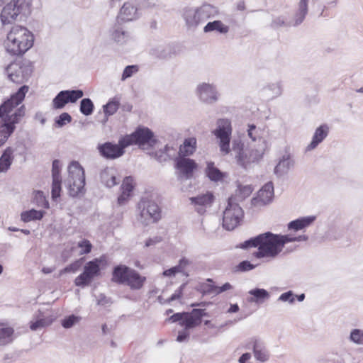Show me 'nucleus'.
Returning a JSON list of instances; mask_svg holds the SVG:
<instances>
[{"mask_svg":"<svg viewBox=\"0 0 363 363\" xmlns=\"http://www.w3.org/2000/svg\"><path fill=\"white\" fill-rule=\"evenodd\" d=\"M28 86H21L10 99L0 106V147L3 145L16 130L26 114L24 105H21L26 94L28 91Z\"/></svg>","mask_w":363,"mask_h":363,"instance_id":"1","label":"nucleus"},{"mask_svg":"<svg viewBox=\"0 0 363 363\" xmlns=\"http://www.w3.org/2000/svg\"><path fill=\"white\" fill-rule=\"evenodd\" d=\"M307 240L308 237L305 235L295 237L291 235L273 234L267 232L245 241L240 245V247L247 249L258 247V251L256 252L257 257L274 258L282 251L285 244Z\"/></svg>","mask_w":363,"mask_h":363,"instance_id":"2","label":"nucleus"},{"mask_svg":"<svg viewBox=\"0 0 363 363\" xmlns=\"http://www.w3.org/2000/svg\"><path fill=\"white\" fill-rule=\"evenodd\" d=\"M264 143L259 140L258 143H247L245 147L240 142H233L230 152L236 164L246 169L262 159L265 151L263 145Z\"/></svg>","mask_w":363,"mask_h":363,"instance_id":"3","label":"nucleus"},{"mask_svg":"<svg viewBox=\"0 0 363 363\" xmlns=\"http://www.w3.org/2000/svg\"><path fill=\"white\" fill-rule=\"evenodd\" d=\"M33 42L34 36L27 28L16 25L8 33L4 46L8 52L19 55L29 50Z\"/></svg>","mask_w":363,"mask_h":363,"instance_id":"4","label":"nucleus"},{"mask_svg":"<svg viewBox=\"0 0 363 363\" xmlns=\"http://www.w3.org/2000/svg\"><path fill=\"white\" fill-rule=\"evenodd\" d=\"M33 0H11L2 8L0 20L3 25L23 21L31 13Z\"/></svg>","mask_w":363,"mask_h":363,"instance_id":"5","label":"nucleus"},{"mask_svg":"<svg viewBox=\"0 0 363 363\" xmlns=\"http://www.w3.org/2000/svg\"><path fill=\"white\" fill-rule=\"evenodd\" d=\"M217 9L210 4H203L200 7H186L182 11V18L188 30H194L200 24L208 18L214 17Z\"/></svg>","mask_w":363,"mask_h":363,"instance_id":"6","label":"nucleus"},{"mask_svg":"<svg viewBox=\"0 0 363 363\" xmlns=\"http://www.w3.org/2000/svg\"><path fill=\"white\" fill-rule=\"evenodd\" d=\"M69 195L72 197L80 196L85 193V173L78 162H72L68 167V177L65 180Z\"/></svg>","mask_w":363,"mask_h":363,"instance_id":"7","label":"nucleus"},{"mask_svg":"<svg viewBox=\"0 0 363 363\" xmlns=\"http://www.w3.org/2000/svg\"><path fill=\"white\" fill-rule=\"evenodd\" d=\"M161 217V209L155 201L143 198L138 203L136 219L141 225L147 226L156 223Z\"/></svg>","mask_w":363,"mask_h":363,"instance_id":"8","label":"nucleus"},{"mask_svg":"<svg viewBox=\"0 0 363 363\" xmlns=\"http://www.w3.org/2000/svg\"><path fill=\"white\" fill-rule=\"evenodd\" d=\"M146 280L135 270L125 265L116 267L113 272L112 281L128 286L131 289L138 290L141 289Z\"/></svg>","mask_w":363,"mask_h":363,"instance_id":"9","label":"nucleus"},{"mask_svg":"<svg viewBox=\"0 0 363 363\" xmlns=\"http://www.w3.org/2000/svg\"><path fill=\"white\" fill-rule=\"evenodd\" d=\"M106 264V259L104 256L86 262L84 266L83 272L75 278L74 284L82 288L89 286L96 277L100 275L101 269Z\"/></svg>","mask_w":363,"mask_h":363,"instance_id":"10","label":"nucleus"},{"mask_svg":"<svg viewBox=\"0 0 363 363\" xmlns=\"http://www.w3.org/2000/svg\"><path fill=\"white\" fill-rule=\"evenodd\" d=\"M218 139V145L222 155L230 152V143L232 135L231 123L228 119H219L216 123V128L213 131Z\"/></svg>","mask_w":363,"mask_h":363,"instance_id":"11","label":"nucleus"},{"mask_svg":"<svg viewBox=\"0 0 363 363\" xmlns=\"http://www.w3.org/2000/svg\"><path fill=\"white\" fill-rule=\"evenodd\" d=\"M243 218V211L233 199H229L223 217V226L228 230H234L238 226Z\"/></svg>","mask_w":363,"mask_h":363,"instance_id":"12","label":"nucleus"},{"mask_svg":"<svg viewBox=\"0 0 363 363\" xmlns=\"http://www.w3.org/2000/svg\"><path fill=\"white\" fill-rule=\"evenodd\" d=\"M156 143L153 133L147 128L137 129L130 135H127L121 138V143L123 146L138 145L140 147L153 146Z\"/></svg>","mask_w":363,"mask_h":363,"instance_id":"13","label":"nucleus"},{"mask_svg":"<svg viewBox=\"0 0 363 363\" xmlns=\"http://www.w3.org/2000/svg\"><path fill=\"white\" fill-rule=\"evenodd\" d=\"M6 72L11 81L21 84L29 78L33 69L28 62L18 60L8 65Z\"/></svg>","mask_w":363,"mask_h":363,"instance_id":"14","label":"nucleus"},{"mask_svg":"<svg viewBox=\"0 0 363 363\" xmlns=\"http://www.w3.org/2000/svg\"><path fill=\"white\" fill-rule=\"evenodd\" d=\"M196 91L199 99L203 103L211 104L218 100L219 94L216 86L213 84L201 83L197 86Z\"/></svg>","mask_w":363,"mask_h":363,"instance_id":"15","label":"nucleus"},{"mask_svg":"<svg viewBox=\"0 0 363 363\" xmlns=\"http://www.w3.org/2000/svg\"><path fill=\"white\" fill-rule=\"evenodd\" d=\"M214 199L215 197L213 193L210 191L189 198L190 203L194 206L195 211L200 215L206 213L208 209L211 207Z\"/></svg>","mask_w":363,"mask_h":363,"instance_id":"16","label":"nucleus"},{"mask_svg":"<svg viewBox=\"0 0 363 363\" xmlns=\"http://www.w3.org/2000/svg\"><path fill=\"white\" fill-rule=\"evenodd\" d=\"M197 164L194 160L180 156L176 160V168L178 177L182 179H189L193 177L194 171L197 169Z\"/></svg>","mask_w":363,"mask_h":363,"instance_id":"17","label":"nucleus"},{"mask_svg":"<svg viewBox=\"0 0 363 363\" xmlns=\"http://www.w3.org/2000/svg\"><path fill=\"white\" fill-rule=\"evenodd\" d=\"M274 196V186L272 182L264 184L257 192L256 197L251 200L255 207L262 206L270 203Z\"/></svg>","mask_w":363,"mask_h":363,"instance_id":"18","label":"nucleus"},{"mask_svg":"<svg viewBox=\"0 0 363 363\" xmlns=\"http://www.w3.org/2000/svg\"><path fill=\"white\" fill-rule=\"evenodd\" d=\"M121 139L118 141V144H113L111 143H106L99 147V150L101 155L108 159H116L124 153V148L127 146L122 145Z\"/></svg>","mask_w":363,"mask_h":363,"instance_id":"19","label":"nucleus"},{"mask_svg":"<svg viewBox=\"0 0 363 363\" xmlns=\"http://www.w3.org/2000/svg\"><path fill=\"white\" fill-rule=\"evenodd\" d=\"M140 17V13L136 5L132 2H125L120 9L118 19L123 22H128L137 20Z\"/></svg>","mask_w":363,"mask_h":363,"instance_id":"20","label":"nucleus"},{"mask_svg":"<svg viewBox=\"0 0 363 363\" xmlns=\"http://www.w3.org/2000/svg\"><path fill=\"white\" fill-rule=\"evenodd\" d=\"M204 315V310L202 309H194L191 313H186L182 326L184 327L185 330L194 328L201 324Z\"/></svg>","mask_w":363,"mask_h":363,"instance_id":"21","label":"nucleus"},{"mask_svg":"<svg viewBox=\"0 0 363 363\" xmlns=\"http://www.w3.org/2000/svg\"><path fill=\"white\" fill-rule=\"evenodd\" d=\"M117 171L113 167H106L100 172L101 183L108 188H111L118 183Z\"/></svg>","mask_w":363,"mask_h":363,"instance_id":"22","label":"nucleus"},{"mask_svg":"<svg viewBox=\"0 0 363 363\" xmlns=\"http://www.w3.org/2000/svg\"><path fill=\"white\" fill-rule=\"evenodd\" d=\"M329 128L327 125H322L316 128L311 142L308 145L306 151L309 152L315 148L327 137Z\"/></svg>","mask_w":363,"mask_h":363,"instance_id":"23","label":"nucleus"},{"mask_svg":"<svg viewBox=\"0 0 363 363\" xmlns=\"http://www.w3.org/2000/svg\"><path fill=\"white\" fill-rule=\"evenodd\" d=\"M247 301L261 305L270 297L269 293L264 289H253L248 291Z\"/></svg>","mask_w":363,"mask_h":363,"instance_id":"24","label":"nucleus"},{"mask_svg":"<svg viewBox=\"0 0 363 363\" xmlns=\"http://www.w3.org/2000/svg\"><path fill=\"white\" fill-rule=\"evenodd\" d=\"M52 321L53 319L51 317L43 315L39 311L30 322V328L33 331H36L51 325Z\"/></svg>","mask_w":363,"mask_h":363,"instance_id":"25","label":"nucleus"},{"mask_svg":"<svg viewBox=\"0 0 363 363\" xmlns=\"http://www.w3.org/2000/svg\"><path fill=\"white\" fill-rule=\"evenodd\" d=\"M252 341L255 358L262 362H267L269 358V354L264 343L257 338H254Z\"/></svg>","mask_w":363,"mask_h":363,"instance_id":"26","label":"nucleus"},{"mask_svg":"<svg viewBox=\"0 0 363 363\" xmlns=\"http://www.w3.org/2000/svg\"><path fill=\"white\" fill-rule=\"evenodd\" d=\"M14 150L12 147H8L0 157V173H5L9 169L14 160Z\"/></svg>","mask_w":363,"mask_h":363,"instance_id":"27","label":"nucleus"},{"mask_svg":"<svg viewBox=\"0 0 363 363\" xmlns=\"http://www.w3.org/2000/svg\"><path fill=\"white\" fill-rule=\"evenodd\" d=\"M294 162L290 158L289 155H284L274 167V172L276 175L280 177L288 172V171L294 166Z\"/></svg>","mask_w":363,"mask_h":363,"instance_id":"28","label":"nucleus"},{"mask_svg":"<svg viewBox=\"0 0 363 363\" xmlns=\"http://www.w3.org/2000/svg\"><path fill=\"white\" fill-rule=\"evenodd\" d=\"M315 218L316 217L315 216H310L296 219L288 224V228L294 230L303 229L311 225L314 222Z\"/></svg>","mask_w":363,"mask_h":363,"instance_id":"29","label":"nucleus"},{"mask_svg":"<svg viewBox=\"0 0 363 363\" xmlns=\"http://www.w3.org/2000/svg\"><path fill=\"white\" fill-rule=\"evenodd\" d=\"M111 37L115 43L120 45H124L130 40L129 33L119 27L113 28L111 31Z\"/></svg>","mask_w":363,"mask_h":363,"instance_id":"30","label":"nucleus"},{"mask_svg":"<svg viewBox=\"0 0 363 363\" xmlns=\"http://www.w3.org/2000/svg\"><path fill=\"white\" fill-rule=\"evenodd\" d=\"M196 149V139L195 138H189L184 141L180 146L179 154L180 156L186 157L191 155Z\"/></svg>","mask_w":363,"mask_h":363,"instance_id":"31","label":"nucleus"},{"mask_svg":"<svg viewBox=\"0 0 363 363\" xmlns=\"http://www.w3.org/2000/svg\"><path fill=\"white\" fill-rule=\"evenodd\" d=\"M253 191V188L251 185H241L238 186L235 194L230 199H233V202L237 203L238 201H242L246 198L250 196Z\"/></svg>","mask_w":363,"mask_h":363,"instance_id":"32","label":"nucleus"},{"mask_svg":"<svg viewBox=\"0 0 363 363\" xmlns=\"http://www.w3.org/2000/svg\"><path fill=\"white\" fill-rule=\"evenodd\" d=\"M206 174L211 181L214 182L220 181L225 177V174L220 172L212 162H207Z\"/></svg>","mask_w":363,"mask_h":363,"instance_id":"33","label":"nucleus"},{"mask_svg":"<svg viewBox=\"0 0 363 363\" xmlns=\"http://www.w3.org/2000/svg\"><path fill=\"white\" fill-rule=\"evenodd\" d=\"M45 212L44 211H37L31 209L29 211H23L21 213V219L25 223L30 222L33 220H41Z\"/></svg>","mask_w":363,"mask_h":363,"instance_id":"34","label":"nucleus"},{"mask_svg":"<svg viewBox=\"0 0 363 363\" xmlns=\"http://www.w3.org/2000/svg\"><path fill=\"white\" fill-rule=\"evenodd\" d=\"M214 30L218 31L220 33L225 34L228 32L229 28L228 26L223 23L220 21H214L213 22H208L203 28V31L205 33H208Z\"/></svg>","mask_w":363,"mask_h":363,"instance_id":"35","label":"nucleus"},{"mask_svg":"<svg viewBox=\"0 0 363 363\" xmlns=\"http://www.w3.org/2000/svg\"><path fill=\"white\" fill-rule=\"evenodd\" d=\"M309 0H300L298 9L294 18V26H297L303 22L308 12V4Z\"/></svg>","mask_w":363,"mask_h":363,"instance_id":"36","label":"nucleus"},{"mask_svg":"<svg viewBox=\"0 0 363 363\" xmlns=\"http://www.w3.org/2000/svg\"><path fill=\"white\" fill-rule=\"evenodd\" d=\"M189 264V262L186 259H182L179 260L178 265L173 267L163 272L162 274L164 277H174L177 273H182L184 272V268Z\"/></svg>","mask_w":363,"mask_h":363,"instance_id":"37","label":"nucleus"},{"mask_svg":"<svg viewBox=\"0 0 363 363\" xmlns=\"http://www.w3.org/2000/svg\"><path fill=\"white\" fill-rule=\"evenodd\" d=\"M14 330L11 327L0 328V345H8L13 340Z\"/></svg>","mask_w":363,"mask_h":363,"instance_id":"38","label":"nucleus"},{"mask_svg":"<svg viewBox=\"0 0 363 363\" xmlns=\"http://www.w3.org/2000/svg\"><path fill=\"white\" fill-rule=\"evenodd\" d=\"M120 101L116 98L111 99L106 104L103 106V111L106 118L113 115L118 109Z\"/></svg>","mask_w":363,"mask_h":363,"instance_id":"39","label":"nucleus"},{"mask_svg":"<svg viewBox=\"0 0 363 363\" xmlns=\"http://www.w3.org/2000/svg\"><path fill=\"white\" fill-rule=\"evenodd\" d=\"M67 93L65 91H61L53 99L52 102V108L55 109L62 108L67 103Z\"/></svg>","mask_w":363,"mask_h":363,"instance_id":"40","label":"nucleus"},{"mask_svg":"<svg viewBox=\"0 0 363 363\" xmlns=\"http://www.w3.org/2000/svg\"><path fill=\"white\" fill-rule=\"evenodd\" d=\"M349 340L357 345H363V330L352 329L349 335Z\"/></svg>","mask_w":363,"mask_h":363,"instance_id":"41","label":"nucleus"},{"mask_svg":"<svg viewBox=\"0 0 363 363\" xmlns=\"http://www.w3.org/2000/svg\"><path fill=\"white\" fill-rule=\"evenodd\" d=\"M94 110V104L90 99H83L80 103V111L85 116H89Z\"/></svg>","mask_w":363,"mask_h":363,"instance_id":"42","label":"nucleus"},{"mask_svg":"<svg viewBox=\"0 0 363 363\" xmlns=\"http://www.w3.org/2000/svg\"><path fill=\"white\" fill-rule=\"evenodd\" d=\"M77 247L80 250L79 252V255H83L89 253L92 249V245L89 240L82 239L77 244Z\"/></svg>","mask_w":363,"mask_h":363,"instance_id":"43","label":"nucleus"},{"mask_svg":"<svg viewBox=\"0 0 363 363\" xmlns=\"http://www.w3.org/2000/svg\"><path fill=\"white\" fill-rule=\"evenodd\" d=\"M80 320L81 318L79 316L71 315L65 318L62 320V325L63 328L68 329L77 324L80 321Z\"/></svg>","mask_w":363,"mask_h":363,"instance_id":"44","label":"nucleus"},{"mask_svg":"<svg viewBox=\"0 0 363 363\" xmlns=\"http://www.w3.org/2000/svg\"><path fill=\"white\" fill-rule=\"evenodd\" d=\"M65 91L67 93L66 96L68 103H75L84 95L82 90H65Z\"/></svg>","mask_w":363,"mask_h":363,"instance_id":"45","label":"nucleus"},{"mask_svg":"<svg viewBox=\"0 0 363 363\" xmlns=\"http://www.w3.org/2000/svg\"><path fill=\"white\" fill-rule=\"evenodd\" d=\"M134 188L133 179L131 177H125L121 185V191L132 194Z\"/></svg>","mask_w":363,"mask_h":363,"instance_id":"46","label":"nucleus"},{"mask_svg":"<svg viewBox=\"0 0 363 363\" xmlns=\"http://www.w3.org/2000/svg\"><path fill=\"white\" fill-rule=\"evenodd\" d=\"M34 199L36 201L38 206L49 208V203L45 199V197L42 191H36L35 193Z\"/></svg>","mask_w":363,"mask_h":363,"instance_id":"47","label":"nucleus"},{"mask_svg":"<svg viewBox=\"0 0 363 363\" xmlns=\"http://www.w3.org/2000/svg\"><path fill=\"white\" fill-rule=\"evenodd\" d=\"M232 288L233 286L230 284L225 283L222 286H212L211 289L205 290V292L208 294H219L225 291L230 290Z\"/></svg>","mask_w":363,"mask_h":363,"instance_id":"48","label":"nucleus"},{"mask_svg":"<svg viewBox=\"0 0 363 363\" xmlns=\"http://www.w3.org/2000/svg\"><path fill=\"white\" fill-rule=\"evenodd\" d=\"M61 191V179H52V197L56 199L60 197Z\"/></svg>","mask_w":363,"mask_h":363,"instance_id":"49","label":"nucleus"},{"mask_svg":"<svg viewBox=\"0 0 363 363\" xmlns=\"http://www.w3.org/2000/svg\"><path fill=\"white\" fill-rule=\"evenodd\" d=\"M296 298V295L293 293L292 291H289L287 292L281 294L278 300L282 302H288L290 304L294 303Z\"/></svg>","mask_w":363,"mask_h":363,"instance_id":"50","label":"nucleus"},{"mask_svg":"<svg viewBox=\"0 0 363 363\" xmlns=\"http://www.w3.org/2000/svg\"><path fill=\"white\" fill-rule=\"evenodd\" d=\"M138 71V68L136 65H129L127 66L123 72L121 80L124 81L126 79L133 76V74L136 73Z\"/></svg>","mask_w":363,"mask_h":363,"instance_id":"51","label":"nucleus"},{"mask_svg":"<svg viewBox=\"0 0 363 363\" xmlns=\"http://www.w3.org/2000/svg\"><path fill=\"white\" fill-rule=\"evenodd\" d=\"M71 116L67 113H63L56 119L55 123L58 127H62L67 123L71 122Z\"/></svg>","mask_w":363,"mask_h":363,"instance_id":"52","label":"nucleus"},{"mask_svg":"<svg viewBox=\"0 0 363 363\" xmlns=\"http://www.w3.org/2000/svg\"><path fill=\"white\" fill-rule=\"evenodd\" d=\"M79 267H80L79 260L75 261L73 263L67 265L63 269H62L60 272V276L62 275L64 273L75 272L79 269Z\"/></svg>","mask_w":363,"mask_h":363,"instance_id":"53","label":"nucleus"},{"mask_svg":"<svg viewBox=\"0 0 363 363\" xmlns=\"http://www.w3.org/2000/svg\"><path fill=\"white\" fill-rule=\"evenodd\" d=\"M60 169H61V164L59 160H55L52 162V179H61L60 177Z\"/></svg>","mask_w":363,"mask_h":363,"instance_id":"54","label":"nucleus"},{"mask_svg":"<svg viewBox=\"0 0 363 363\" xmlns=\"http://www.w3.org/2000/svg\"><path fill=\"white\" fill-rule=\"evenodd\" d=\"M267 90H271L272 91L271 94L272 97L278 96L281 94V87L278 83L269 85L266 88V91Z\"/></svg>","mask_w":363,"mask_h":363,"instance_id":"55","label":"nucleus"},{"mask_svg":"<svg viewBox=\"0 0 363 363\" xmlns=\"http://www.w3.org/2000/svg\"><path fill=\"white\" fill-rule=\"evenodd\" d=\"M132 194H127L125 192L121 191V194L118 197L117 203L119 206L125 205L129 201Z\"/></svg>","mask_w":363,"mask_h":363,"instance_id":"56","label":"nucleus"},{"mask_svg":"<svg viewBox=\"0 0 363 363\" xmlns=\"http://www.w3.org/2000/svg\"><path fill=\"white\" fill-rule=\"evenodd\" d=\"M294 23H290L286 21V18L284 16H279L276 18L273 21V25L274 26H294Z\"/></svg>","mask_w":363,"mask_h":363,"instance_id":"57","label":"nucleus"},{"mask_svg":"<svg viewBox=\"0 0 363 363\" xmlns=\"http://www.w3.org/2000/svg\"><path fill=\"white\" fill-rule=\"evenodd\" d=\"M96 303L99 306L106 307L110 306L111 301L104 294H100L96 297Z\"/></svg>","mask_w":363,"mask_h":363,"instance_id":"58","label":"nucleus"},{"mask_svg":"<svg viewBox=\"0 0 363 363\" xmlns=\"http://www.w3.org/2000/svg\"><path fill=\"white\" fill-rule=\"evenodd\" d=\"M238 269L242 272L249 271L255 267V265L252 264L248 261H242L240 262L238 266L237 267Z\"/></svg>","mask_w":363,"mask_h":363,"instance_id":"59","label":"nucleus"},{"mask_svg":"<svg viewBox=\"0 0 363 363\" xmlns=\"http://www.w3.org/2000/svg\"><path fill=\"white\" fill-rule=\"evenodd\" d=\"M248 136L252 139L251 143H255L257 141V128L255 125H249V128L247 130Z\"/></svg>","mask_w":363,"mask_h":363,"instance_id":"60","label":"nucleus"},{"mask_svg":"<svg viewBox=\"0 0 363 363\" xmlns=\"http://www.w3.org/2000/svg\"><path fill=\"white\" fill-rule=\"evenodd\" d=\"M162 241V238L159 236L148 238L145 242V247H149L154 246Z\"/></svg>","mask_w":363,"mask_h":363,"instance_id":"61","label":"nucleus"},{"mask_svg":"<svg viewBox=\"0 0 363 363\" xmlns=\"http://www.w3.org/2000/svg\"><path fill=\"white\" fill-rule=\"evenodd\" d=\"M185 286V284H182L178 289L175 291V292L170 296L168 299V301H172L179 298L182 296L183 289Z\"/></svg>","mask_w":363,"mask_h":363,"instance_id":"62","label":"nucleus"},{"mask_svg":"<svg viewBox=\"0 0 363 363\" xmlns=\"http://www.w3.org/2000/svg\"><path fill=\"white\" fill-rule=\"evenodd\" d=\"M185 286V284H182L178 289L175 291V292L170 296L168 299V301H172L179 298L182 296L183 289Z\"/></svg>","mask_w":363,"mask_h":363,"instance_id":"63","label":"nucleus"},{"mask_svg":"<svg viewBox=\"0 0 363 363\" xmlns=\"http://www.w3.org/2000/svg\"><path fill=\"white\" fill-rule=\"evenodd\" d=\"M184 313H177L174 314L169 318V320L172 323L179 322V325L182 326V321L184 319Z\"/></svg>","mask_w":363,"mask_h":363,"instance_id":"64","label":"nucleus"}]
</instances>
